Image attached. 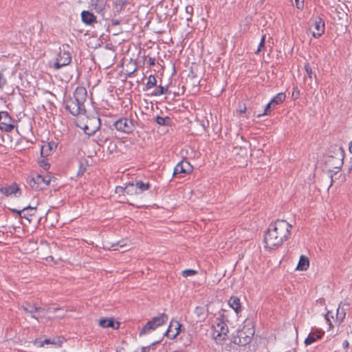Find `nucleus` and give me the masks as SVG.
Returning a JSON list of instances; mask_svg holds the SVG:
<instances>
[{"label":"nucleus","mask_w":352,"mask_h":352,"mask_svg":"<svg viewBox=\"0 0 352 352\" xmlns=\"http://www.w3.org/2000/svg\"><path fill=\"white\" fill-rule=\"evenodd\" d=\"M292 226L283 219H277L270 225L265 234V242L270 248L281 245L290 235Z\"/></svg>","instance_id":"f257e3e1"},{"label":"nucleus","mask_w":352,"mask_h":352,"mask_svg":"<svg viewBox=\"0 0 352 352\" xmlns=\"http://www.w3.org/2000/svg\"><path fill=\"white\" fill-rule=\"evenodd\" d=\"M168 316L162 313L157 316L153 317L151 320L148 321L140 331V336H143L151 333L158 327L162 326L167 322Z\"/></svg>","instance_id":"f03ea898"},{"label":"nucleus","mask_w":352,"mask_h":352,"mask_svg":"<svg viewBox=\"0 0 352 352\" xmlns=\"http://www.w3.org/2000/svg\"><path fill=\"white\" fill-rule=\"evenodd\" d=\"M68 45H63L62 48H60V52L56 55L54 62L53 63L52 67L54 69L58 70L63 67L69 65L72 61V55L69 52Z\"/></svg>","instance_id":"7ed1b4c3"},{"label":"nucleus","mask_w":352,"mask_h":352,"mask_svg":"<svg viewBox=\"0 0 352 352\" xmlns=\"http://www.w3.org/2000/svg\"><path fill=\"white\" fill-rule=\"evenodd\" d=\"M331 152L333 153L334 155H329L326 164L330 168L340 169L343 164L344 150L341 146H335L332 148Z\"/></svg>","instance_id":"20e7f679"},{"label":"nucleus","mask_w":352,"mask_h":352,"mask_svg":"<svg viewBox=\"0 0 352 352\" xmlns=\"http://www.w3.org/2000/svg\"><path fill=\"white\" fill-rule=\"evenodd\" d=\"M113 126L117 131L126 134L131 133L135 128L134 122L127 118H121L115 121Z\"/></svg>","instance_id":"39448f33"},{"label":"nucleus","mask_w":352,"mask_h":352,"mask_svg":"<svg viewBox=\"0 0 352 352\" xmlns=\"http://www.w3.org/2000/svg\"><path fill=\"white\" fill-rule=\"evenodd\" d=\"M28 183L32 188L41 190L50 185V177L48 175L43 176L37 174L34 177H31Z\"/></svg>","instance_id":"423d86ee"},{"label":"nucleus","mask_w":352,"mask_h":352,"mask_svg":"<svg viewBox=\"0 0 352 352\" xmlns=\"http://www.w3.org/2000/svg\"><path fill=\"white\" fill-rule=\"evenodd\" d=\"M213 336L215 339L223 340L228 333V327L224 320L221 318H217L212 326Z\"/></svg>","instance_id":"0eeeda50"},{"label":"nucleus","mask_w":352,"mask_h":352,"mask_svg":"<svg viewBox=\"0 0 352 352\" xmlns=\"http://www.w3.org/2000/svg\"><path fill=\"white\" fill-rule=\"evenodd\" d=\"M65 108L74 116L84 114L86 112L85 105L77 103L74 98H70L65 101Z\"/></svg>","instance_id":"6e6552de"},{"label":"nucleus","mask_w":352,"mask_h":352,"mask_svg":"<svg viewBox=\"0 0 352 352\" xmlns=\"http://www.w3.org/2000/svg\"><path fill=\"white\" fill-rule=\"evenodd\" d=\"M14 128V121L8 113L0 112V129L6 132H10Z\"/></svg>","instance_id":"1a4fd4ad"},{"label":"nucleus","mask_w":352,"mask_h":352,"mask_svg":"<svg viewBox=\"0 0 352 352\" xmlns=\"http://www.w3.org/2000/svg\"><path fill=\"white\" fill-rule=\"evenodd\" d=\"M309 29L314 37L319 38L324 32V21L320 17H318L313 21Z\"/></svg>","instance_id":"9d476101"},{"label":"nucleus","mask_w":352,"mask_h":352,"mask_svg":"<svg viewBox=\"0 0 352 352\" xmlns=\"http://www.w3.org/2000/svg\"><path fill=\"white\" fill-rule=\"evenodd\" d=\"M135 186V194H140L142 192L148 190L150 188V184L149 183H144L142 181H137L135 182V184L133 183H129L126 188H124V191L127 194L132 193L133 190H134V187Z\"/></svg>","instance_id":"9b49d317"},{"label":"nucleus","mask_w":352,"mask_h":352,"mask_svg":"<svg viewBox=\"0 0 352 352\" xmlns=\"http://www.w3.org/2000/svg\"><path fill=\"white\" fill-rule=\"evenodd\" d=\"M192 171V166L186 160H184L179 162L175 167L173 170V176L184 173L189 174Z\"/></svg>","instance_id":"f8f14e48"},{"label":"nucleus","mask_w":352,"mask_h":352,"mask_svg":"<svg viewBox=\"0 0 352 352\" xmlns=\"http://www.w3.org/2000/svg\"><path fill=\"white\" fill-rule=\"evenodd\" d=\"M250 335H246L245 333L242 330L238 332L237 337H234L233 342L238 345L245 346L251 341V336L254 334V330L250 329Z\"/></svg>","instance_id":"ddd939ff"},{"label":"nucleus","mask_w":352,"mask_h":352,"mask_svg":"<svg viewBox=\"0 0 352 352\" xmlns=\"http://www.w3.org/2000/svg\"><path fill=\"white\" fill-rule=\"evenodd\" d=\"M0 193L6 197H9L12 195L15 197H19L21 195L20 189L16 183H13L10 186L1 187Z\"/></svg>","instance_id":"4468645a"},{"label":"nucleus","mask_w":352,"mask_h":352,"mask_svg":"<svg viewBox=\"0 0 352 352\" xmlns=\"http://www.w3.org/2000/svg\"><path fill=\"white\" fill-rule=\"evenodd\" d=\"M100 118H93L89 120L88 124L84 127V131L86 134L91 135L94 134L100 128Z\"/></svg>","instance_id":"2eb2a0df"},{"label":"nucleus","mask_w":352,"mask_h":352,"mask_svg":"<svg viewBox=\"0 0 352 352\" xmlns=\"http://www.w3.org/2000/svg\"><path fill=\"white\" fill-rule=\"evenodd\" d=\"M324 335V331L318 329H312L307 338L305 340L306 345H310L318 340H320Z\"/></svg>","instance_id":"dca6fc26"},{"label":"nucleus","mask_w":352,"mask_h":352,"mask_svg":"<svg viewBox=\"0 0 352 352\" xmlns=\"http://www.w3.org/2000/svg\"><path fill=\"white\" fill-rule=\"evenodd\" d=\"M181 324L177 321L170 322L165 335L170 339H175L179 334Z\"/></svg>","instance_id":"f3484780"},{"label":"nucleus","mask_w":352,"mask_h":352,"mask_svg":"<svg viewBox=\"0 0 352 352\" xmlns=\"http://www.w3.org/2000/svg\"><path fill=\"white\" fill-rule=\"evenodd\" d=\"M73 98L76 102L77 101V103L85 105L87 99V89L83 87H78L74 93Z\"/></svg>","instance_id":"a211bd4d"},{"label":"nucleus","mask_w":352,"mask_h":352,"mask_svg":"<svg viewBox=\"0 0 352 352\" xmlns=\"http://www.w3.org/2000/svg\"><path fill=\"white\" fill-rule=\"evenodd\" d=\"M80 16L82 23L85 25L93 26L97 22L96 16L88 10H83Z\"/></svg>","instance_id":"6ab92c4d"},{"label":"nucleus","mask_w":352,"mask_h":352,"mask_svg":"<svg viewBox=\"0 0 352 352\" xmlns=\"http://www.w3.org/2000/svg\"><path fill=\"white\" fill-rule=\"evenodd\" d=\"M21 309L25 313L30 314L32 318L38 321V317L36 315L38 310V307L36 305L25 302L23 305Z\"/></svg>","instance_id":"aec40b11"},{"label":"nucleus","mask_w":352,"mask_h":352,"mask_svg":"<svg viewBox=\"0 0 352 352\" xmlns=\"http://www.w3.org/2000/svg\"><path fill=\"white\" fill-rule=\"evenodd\" d=\"M107 0H90V5L98 13H102L106 6Z\"/></svg>","instance_id":"412c9836"},{"label":"nucleus","mask_w":352,"mask_h":352,"mask_svg":"<svg viewBox=\"0 0 352 352\" xmlns=\"http://www.w3.org/2000/svg\"><path fill=\"white\" fill-rule=\"evenodd\" d=\"M99 325L102 328L111 327L114 329L119 328V323H115L113 318H102L98 321Z\"/></svg>","instance_id":"4be33fe9"},{"label":"nucleus","mask_w":352,"mask_h":352,"mask_svg":"<svg viewBox=\"0 0 352 352\" xmlns=\"http://www.w3.org/2000/svg\"><path fill=\"white\" fill-rule=\"evenodd\" d=\"M229 305L232 307L236 314L239 313L241 310V305L240 299L236 296H232L228 301Z\"/></svg>","instance_id":"5701e85b"},{"label":"nucleus","mask_w":352,"mask_h":352,"mask_svg":"<svg viewBox=\"0 0 352 352\" xmlns=\"http://www.w3.org/2000/svg\"><path fill=\"white\" fill-rule=\"evenodd\" d=\"M194 314L197 317V321L201 322L206 318L207 314L204 307H197L194 310Z\"/></svg>","instance_id":"b1692460"},{"label":"nucleus","mask_w":352,"mask_h":352,"mask_svg":"<svg viewBox=\"0 0 352 352\" xmlns=\"http://www.w3.org/2000/svg\"><path fill=\"white\" fill-rule=\"evenodd\" d=\"M56 147V144L54 142H49L47 144L42 146L41 148V153L42 156L49 155L52 150Z\"/></svg>","instance_id":"393cba45"},{"label":"nucleus","mask_w":352,"mask_h":352,"mask_svg":"<svg viewBox=\"0 0 352 352\" xmlns=\"http://www.w3.org/2000/svg\"><path fill=\"white\" fill-rule=\"evenodd\" d=\"M309 266V261L308 258L305 256H300L296 269L300 271H305L308 269Z\"/></svg>","instance_id":"a878e982"},{"label":"nucleus","mask_w":352,"mask_h":352,"mask_svg":"<svg viewBox=\"0 0 352 352\" xmlns=\"http://www.w3.org/2000/svg\"><path fill=\"white\" fill-rule=\"evenodd\" d=\"M285 94L283 93H279L276 94L272 100H271V104H273L274 106H276L277 104H279L282 103L285 100Z\"/></svg>","instance_id":"bb28decb"},{"label":"nucleus","mask_w":352,"mask_h":352,"mask_svg":"<svg viewBox=\"0 0 352 352\" xmlns=\"http://www.w3.org/2000/svg\"><path fill=\"white\" fill-rule=\"evenodd\" d=\"M155 120L160 126L169 125V122H170V119L169 117L164 118L160 116H156Z\"/></svg>","instance_id":"cd10ccee"},{"label":"nucleus","mask_w":352,"mask_h":352,"mask_svg":"<svg viewBox=\"0 0 352 352\" xmlns=\"http://www.w3.org/2000/svg\"><path fill=\"white\" fill-rule=\"evenodd\" d=\"M336 321L340 322L344 318L346 314H345V311H344V308L339 306L338 307V309H336Z\"/></svg>","instance_id":"c85d7f7f"},{"label":"nucleus","mask_w":352,"mask_h":352,"mask_svg":"<svg viewBox=\"0 0 352 352\" xmlns=\"http://www.w3.org/2000/svg\"><path fill=\"white\" fill-rule=\"evenodd\" d=\"M125 247H126V243H124V241H118L117 243L111 244V246L107 245L104 247V248L108 249V250H118V248H124Z\"/></svg>","instance_id":"c756f323"},{"label":"nucleus","mask_w":352,"mask_h":352,"mask_svg":"<svg viewBox=\"0 0 352 352\" xmlns=\"http://www.w3.org/2000/svg\"><path fill=\"white\" fill-rule=\"evenodd\" d=\"M34 210L35 208H32V207L28 206L23 208L22 210L11 209L12 212L19 214L20 217H23V218H26V214H22V213L25 212V210Z\"/></svg>","instance_id":"7c9ffc66"},{"label":"nucleus","mask_w":352,"mask_h":352,"mask_svg":"<svg viewBox=\"0 0 352 352\" xmlns=\"http://www.w3.org/2000/svg\"><path fill=\"white\" fill-rule=\"evenodd\" d=\"M157 80L154 75H150L148 78V82L146 85V87L147 89H151L156 86Z\"/></svg>","instance_id":"2f4dec72"},{"label":"nucleus","mask_w":352,"mask_h":352,"mask_svg":"<svg viewBox=\"0 0 352 352\" xmlns=\"http://www.w3.org/2000/svg\"><path fill=\"white\" fill-rule=\"evenodd\" d=\"M168 92V90L167 87H164L163 86L160 85L159 89L157 91L153 92V95L157 96H161L163 94H166Z\"/></svg>","instance_id":"473e14b6"},{"label":"nucleus","mask_w":352,"mask_h":352,"mask_svg":"<svg viewBox=\"0 0 352 352\" xmlns=\"http://www.w3.org/2000/svg\"><path fill=\"white\" fill-rule=\"evenodd\" d=\"M273 104H271V102H270L265 108L264 113L263 114H258V117H261L263 115H268L272 110V109L274 107Z\"/></svg>","instance_id":"72a5a7b5"},{"label":"nucleus","mask_w":352,"mask_h":352,"mask_svg":"<svg viewBox=\"0 0 352 352\" xmlns=\"http://www.w3.org/2000/svg\"><path fill=\"white\" fill-rule=\"evenodd\" d=\"M197 272L195 270H185L182 271V274L184 277H188L195 275Z\"/></svg>","instance_id":"f704fd0d"},{"label":"nucleus","mask_w":352,"mask_h":352,"mask_svg":"<svg viewBox=\"0 0 352 352\" xmlns=\"http://www.w3.org/2000/svg\"><path fill=\"white\" fill-rule=\"evenodd\" d=\"M47 308L38 307V310H37L36 313L38 314V318L45 317L46 314L47 313Z\"/></svg>","instance_id":"c9c22d12"},{"label":"nucleus","mask_w":352,"mask_h":352,"mask_svg":"<svg viewBox=\"0 0 352 352\" xmlns=\"http://www.w3.org/2000/svg\"><path fill=\"white\" fill-rule=\"evenodd\" d=\"M305 69L306 73L307 74V77L311 81L312 78H313V76H312L313 73H312V69H311V67L309 66V64H306L305 65Z\"/></svg>","instance_id":"e433bc0d"},{"label":"nucleus","mask_w":352,"mask_h":352,"mask_svg":"<svg viewBox=\"0 0 352 352\" xmlns=\"http://www.w3.org/2000/svg\"><path fill=\"white\" fill-rule=\"evenodd\" d=\"M265 35H263L262 38H261V42H260L259 45H258L256 53L261 52V50L265 47Z\"/></svg>","instance_id":"4c0bfd02"},{"label":"nucleus","mask_w":352,"mask_h":352,"mask_svg":"<svg viewBox=\"0 0 352 352\" xmlns=\"http://www.w3.org/2000/svg\"><path fill=\"white\" fill-rule=\"evenodd\" d=\"M296 6L298 9L302 10L304 7V0H295Z\"/></svg>","instance_id":"58836bf2"},{"label":"nucleus","mask_w":352,"mask_h":352,"mask_svg":"<svg viewBox=\"0 0 352 352\" xmlns=\"http://www.w3.org/2000/svg\"><path fill=\"white\" fill-rule=\"evenodd\" d=\"M6 83V80L2 72H0V88H2Z\"/></svg>","instance_id":"ea45409f"},{"label":"nucleus","mask_w":352,"mask_h":352,"mask_svg":"<svg viewBox=\"0 0 352 352\" xmlns=\"http://www.w3.org/2000/svg\"><path fill=\"white\" fill-rule=\"evenodd\" d=\"M300 96V91L298 89V88H294V91L292 93V98L294 99H297Z\"/></svg>","instance_id":"a19ab883"},{"label":"nucleus","mask_w":352,"mask_h":352,"mask_svg":"<svg viewBox=\"0 0 352 352\" xmlns=\"http://www.w3.org/2000/svg\"><path fill=\"white\" fill-rule=\"evenodd\" d=\"M47 312H51V313H55L57 311L62 310V309L60 307H48L47 308Z\"/></svg>","instance_id":"79ce46f5"},{"label":"nucleus","mask_w":352,"mask_h":352,"mask_svg":"<svg viewBox=\"0 0 352 352\" xmlns=\"http://www.w3.org/2000/svg\"><path fill=\"white\" fill-rule=\"evenodd\" d=\"M330 318H333V313L331 311H329L325 315V319L327 322H330Z\"/></svg>","instance_id":"37998d69"},{"label":"nucleus","mask_w":352,"mask_h":352,"mask_svg":"<svg viewBox=\"0 0 352 352\" xmlns=\"http://www.w3.org/2000/svg\"><path fill=\"white\" fill-rule=\"evenodd\" d=\"M54 342H52L50 339H45L44 340L41 344V346H43L44 344H54Z\"/></svg>","instance_id":"c03bdc74"},{"label":"nucleus","mask_w":352,"mask_h":352,"mask_svg":"<svg viewBox=\"0 0 352 352\" xmlns=\"http://www.w3.org/2000/svg\"><path fill=\"white\" fill-rule=\"evenodd\" d=\"M34 210H25V212H23V214H26V219H28L27 216H32L34 214V213H32V212H33Z\"/></svg>","instance_id":"a18cd8bd"},{"label":"nucleus","mask_w":352,"mask_h":352,"mask_svg":"<svg viewBox=\"0 0 352 352\" xmlns=\"http://www.w3.org/2000/svg\"><path fill=\"white\" fill-rule=\"evenodd\" d=\"M112 25H117L120 24V21L118 19H113L111 21Z\"/></svg>","instance_id":"49530a36"},{"label":"nucleus","mask_w":352,"mask_h":352,"mask_svg":"<svg viewBox=\"0 0 352 352\" xmlns=\"http://www.w3.org/2000/svg\"><path fill=\"white\" fill-rule=\"evenodd\" d=\"M342 346L344 349H346L349 346V342L347 340H344L342 343Z\"/></svg>","instance_id":"de8ad7c7"},{"label":"nucleus","mask_w":352,"mask_h":352,"mask_svg":"<svg viewBox=\"0 0 352 352\" xmlns=\"http://www.w3.org/2000/svg\"><path fill=\"white\" fill-rule=\"evenodd\" d=\"M186 12H190V11H192V10H193V9H192V7H186Z\"/></svg>","instance_id":"09e8293b"},{"label":"nucleus","mask_w":352,"mask_h":352,"mask_svg":"<svg viewBox=\"0 0 352 352\" xmlns=\"http://www.w3.org/2000/svg\"><path fill=\"white\" fill-rule=\"evenodd\" d=\"M149 63L151 65H153L155 64L154 60L149 58Z\"/></svg>","instance_id":"8fccbe9b"},{"label":"nucleus","mask_w":352,"mask_h":352,"mask_svg":"<svg viewBox=\"0 0 352 352\" xmlns=\"http://www.w3.org/2000/svg\"><path fill=\"white\" fill-rule=\"evenodd\" d=\"M349 151L351 153H352V141L351 142L350 144H349Z\"/></svg>","instance_id":"3c124183"},{"label":"nucleus","mask_w":352,"mask_h":352,"mask_svg":"<svg viewBox=\"0 0 352 352\" xmlns=\"http://www.w3.org/2000/svg\"><path fill=\"white\" fill-rule=\"evenodd\" d=\"M50 167V165L48 164H45V169H47Z\"/></svg>","instance_id":"603ef678"},{"label":"nucleus","mask_w":352,"mask_h":352,"mask_svg":"<svg viewBox=\"0 0 352 352\" xmlns=\"http://www.w3.org/2000/svg\"><path fill=\"white\" fill-rule=\"evenodd\" d=\"M245 110V107L244 108V110H243V109H241V112H244Z\"/></svg>","instance_id":"864d4df0"},{"label":"nucleus","mask_w":352,"mask_h":352,"mask_svg":"<svg viewBox=\"0 0 352 352\" xmlns=\"http://www.w3.org/2000/svg\"><path fill=\"white\" fill-rule=\"evenodd\" d=\"M245 110V107L244 108V110H243V109H241V112H244Z\"/></svg>","instance_id":"5fc2aeb1"},{"label":"nucleus","mask_w":352,"mask_h":352,"mask_svg":"<svg viewBox=\"0 0 352 352\" xmlns=\"http://www.w3.org/2000/svg\"><path fill=\"white\" fill-rule=\"evenodd\" d=\"M64 316H65V314H60L59 316H60V317H63Z\"/></svg>","instance_id":"6e6d98bb"}]
</instances>
